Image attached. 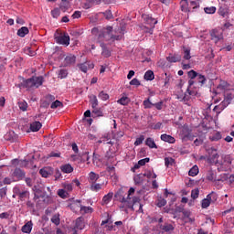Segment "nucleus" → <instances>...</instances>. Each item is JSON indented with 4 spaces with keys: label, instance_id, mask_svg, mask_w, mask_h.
Wrapping results in <instances>:
<instances>
[{
    "label": "nucleus",
    "instance_id": "nucleus-1",
    "mask_svg": "<svg viewBox=\"0 0 234 234\" xmlns=\"http://www.w3.org/2000/svg\"><path fill=\"white\" fill-rule=\"evenodd\" d=\"M91 34H97L99 41H121L123 39L125 30L122 27L112 29V27L108 26L101 30L98 27H93Z\"/></svg>",
    "mask_w": 234,
    "mask_h": 234
},
{
    "label": "nucleus",
    "instance_id": "nucleus-2",
    "mask_svg": "<svg viewBox=\"0 0 234 234\" xmlns=\"http://www.w3.org/2000/svg\"><path fill=\"white\" fill-rule=\"evenodd\" d=\"M123 188H119L117 192L114 195V197L116 200L121 202L120 209H122L127 213V209H132V211H134V206L136 204H140V197H133V201H129L127 197H123Z\"/></svg>",
    "mask_w": 234,
    "mask_h": 234
},
{
    "label": "nucleus",
    "instance_id": "nucleus-3",
    "mask_svg": "<svg viewBox=\"0 0 234 234\" xmlns=\"http://www.w3.org/2000/svg\"><path fill=\"white\" fill-rule=\"evenodd\" d=\"M45 81V79L43 76H33L27 80H24L21 82V87H24V89H39L41 85H43V82Z\"/></svg>",
    "mask_w": 234,
    "mask_h": 234
},
{
    "label": "nucleus",
    "instance_id": "nucleus-4",
    "mask_svg": "<svg viewBox=\"0 0 234 234\" xmlns=\"http://www.w3.org/2000/svg\"><path fill=\"white\" fill-rule=\"evenodd\" d=\"M199 74L200 73L195 71L194 69H191L190 71L187 72L189 80H188V87H187L186 92L190 96H197L198 94V90L197 89L196 90H193V89H195V80Z\"/></svg>",
    "mask_w": 234,
    "mask_h": 234
},
{
    "label": "nucleus",
    "instance_id": "nucleus-5",
    "mask_svg": "<svg viewBox=\"0 0 234 234\" xmlns=\"http://www.w3.org/2000/svg\"><path fill=\"white\" fill-rule=\"evenodd\" d=\"M142 19L145 23V25H149L150 28L147 27H144L143 30H145V32H148V34H153V30L154 29V26L158 23V20L155 18H153L152 16L144 14L142 15Z\"/></svg>",
    "mask_w": 234,
    "mask_h": 234
},
{
    "label": "nucleus",
    "instance_id": "nucleus-6",
    "mask_svg": "<svg viewBox=\"0 0 234 234\" xmlns=\"http://www.w3.org/2000/svg\"><path fill=\"white\" fill-rule=\"evenodd\" d=\"M13 193L16 197H18L19 200L23 201L26 198H28L30 197V192L24 186H15L13 188Z\"/></svg>",
    "mask_w": 234,
    "mask_h": 234
},
{
    "label": "nucleus",
    "instance_id": "nucleus-7",
    "mask_svg": "<svg viewBox=\"0 0 234 234\" xmlns=\"http://www.w3.org/2000/svg\"><path fill=\"white\" fill-rule=\"evenodd\" d=\"M218 198V197L217 196V193L215 192H211L210 194H208L207 196V198H204L202 201H201V207L203 209H206L207 207H209V206H211V202L213 204H215V201Z\"/></svg>",
    "mask_w": 234,
    "mask_h": 234
},
{
    "label": "nucleus",
    "instance_id": "nucleus-8",
    "mask_svg": "<svg viewBox=\"0 0 234 234\" xmlns=\"http://www.w3.org/2000/svg\"><path fill=\"white\" fill-rule=\"evenodd\" d=\"M102 162L105 165H116V157H114L112 152L107 151Z\"/></svg>",
    "mask_w": 234,
    "mask_h": 234
},
{
    "label": "nucleus",
    "instance_id": "nucleus-9",
    "mask_svg": "<svg viewBox=\"0 0 234 234\" xmlns=\"http://www.w3.org/2000/svg\"><path fill=\"white\" fill-rule=\"evenodd\" d=\"M231 100H233V94L228 93L225 96L224 101L214 107V111H217V109H219V111H224L228 105L231 102Z\"/></svg>",
    "mask_w": 234,
    "mask_h": 234
},
{
    "label": "nucleus",
    "instance_id": "nucleus-10",
    "mask_svg": "<svg viewBox=\"0 0 234 234\" xmlns=\"http://www.w3.org/2000/svg\"><path fill=\"white\" fill-rule=\"evenodd\" d=\"M210 37H211V40L214 41V43H218L220 39L224 38V35L221 29H213L210 32Z\"/></svg>",
    "mask_w": 234,
    "mask_h": 234
},
{
    "label": "nucleus",
    "instance_id": "nucleus-11",
    "mask_svg": "<svg viewBox=\"0 0 234 234\" xmlns=\"http://www.w3.org/2000/svg\"><path fill=\"white\" fill-rule=\"evenodd\" d=\"M39 175H41L43 178H48L54 175V168L50 166H45L39 170Z\"/></svg>",
    "mask_w": 234,
    "mask_h": 234
},
{
    "label": "nucleus",
    "instance_id": "nucleus-12",
    "mask_svg": "<svg viewBox=\"0 0 234 234\" xmlns=\"http://www.w3.org/2000/svg\"><path fill=\"white\" fill-rule=\"evenodd\" d=\"M57 43L58 45H66V47H69L70 45V37L69 35H60L56 37Z\"/></svg>",
    "mask_w": 234,
    "mask_h": 234
},
{
    "label": "nucleus",
    "instance_id": "nucleus-13",
    "mask_svg": "<svg viewBox=\"0 0 234 234\" xmlns=\"http://www.w3.org/2000/svg\"><path fill=\"white\" fill-rule=\"evenodd\" d=\"M96 5H100V0H82L81 2L84 10H89V8H92Z\"/></svg>",
    "mask_w": 234,
    "mask_h": 234
},
{
    "label": "nucleus",
    "instance_id": "nucleus-14",
    "mask_svg": "<svg viewBox=\"0 0 234 234\" xmlns=\"http://www.w3.org/2000/svg\"><path fill=\"white\" fill-rule=\"evenodd\" d=\"M194 81V85H196V87H204V85L207 83V79L206 78V76L199 73Z\"/></svg>",
    "mask_w": 234,
    "mask_h": 234
},
{
    "label": "nucleus",
    "instance_id": "nucleus-15",
    "mask_svg": "<svg viewBox=\"0 0 234 234\" xmlns=\"http://www.w3.org/2000/svg\"><path fill=\"white\" fill-rule=\"evenodd\" d=\"M25 171L21 170V168H16L12 174V176L14 178H16L17 181L19 180H23V178H25Z\"/></svg>",
    "mask_w": 234,
    "mask_h": 234
},
{
    "label": "nucleus",
    "instance_id": "nucleus-16",
    "mask_svg": "<svg viewBox=\"0 0 234 234\" xmlns=\"http://www.w3.org/2000/svg\"><path fill=\"white\" fill-rule=\"evenodd\" d=\"M78 68L80 69V70H81V72H84L86 74L89 69H94V63H90V62L80 63V64H78Z\"/></svg>",
    "mask_w": 234,
    "mask_h": 234
},
{
    "label": "nucleus",
    "instance_id": "nucleus-17",
    "mask_svg": "<svg viewBox=\"0 0 234 234\" xmlns=\"http://www.w3.org/2000/svg\"><path fill=\"white\" fill-rule=\"evenodd\" d=\"M181 138L182 140H193V136H191V130L187 127H184L181 131Z\"/></svg>",
    "mask_w": 234,
    "mask_h": 234
},
{
    "label": "nucleus",
    "instance_id": "nucleus-18",
    "mask_svg": "<svg viewBox=\"0 0 234 234\" xmlns=\"http://www.w3.org/2000/svg\"><path fill=\"white\" fill-rule=\"evenodd\" d=\"M76 63V56L69 54L64 58V67H70Z\"/></svg>",
    "mask_w": 234,
    "mask_h": 234
},
{
    "label": "nucleus",
    "instance_id": "nucleus-19",
    "mask_svg": "<svg viewBox=\"0 0 234 234\" xmlns=\"http://www.w3.org/2000/svg\"><path fill=\"white\" fill-rule=\"evenodd\" d=\"M85 228V218L83 217H80L75 221L74 229H84Z\"/></svg>",
    "mask_w": 234,
    "mask_h": 234
},
{
    "label": "nucleus",
    "instance_id": "nucleus-20",
    "mask_svg": "<svg viewBox=\"0 0 234 234\" xmlns=\"http://www.w3.org/2000/svg\"><path fill=\"white\" fill-rule=\"evenodd\" d=\"M60 171L61 173L70 175V173H73L74 167L70 164L62 165H60Z\"/></svg>",
    "mask_w": 234,
    "mask_h": 234
},
{
    "label": "nucleus",
    "instance_id": "nucleus-21",
    "mask_svg": "<svg viewBox=\"0 0 234 234\" xmlns=\"http://www.w3.org/2000/svg\"><path fill=\"white\" fill-rule=\"evenodd\" d=\"M160 139L162 140V142H166L167 144H175L176 142V139H175V137L166 133L161 134Z\"/></svg>",
    "mask_w": 234,
    "mask_h": 234
},
{
    "label": "nucleus",
    "instance_id": "nucleus-22",
    "mask_svg": "<svg viewBox=\"0 0 234 234\" xmlns=\"http://www.w3.org/2000/svg\"><path fill=\"white\" fill-rule=\"evenodd\" d=\"M100 47L101 48V56H103V58H111V50H109V48H107V45H105V43L101 42L100 43Z\"/></svg>",
    "mask_w": 234,
    "mask_h": 234
},
{
    "label": "nucleus",
    "instance_id": "nucleus-23",
    "mask_svg": "<svg viewBox=\"0 0 234 234\" xmlns=\"http://www.w3.org/2000/svg\"><path fill=\"white\" fill-rule=\"evenodd\" d=\"M114 197L113 192H109L107 195H105L101 199V206H107L112 200V197Z\"/></svg>",
    "mask_w": 234,
    "mask_h": 234
},
{
    "label": "nucleus",
    "instance_id": "nucleus-24",
    "mask_svg": "<svg viewBox=\"0 0 234 234\" xmlns=\"http://www.w3.org/2000/svg\"><path fill=\"white\" fill-rule=\"evenodd\" d=\"M69 207H70L71 211H73V213H78V211H80V209H81V201L77 200V201L71 203Z\"/></svg>",
    "mask_w": 234,
    "mask_h": 234
},
{
    "label": "nucleus",
    "instance_id": "nucleus-25",
    "mask_svg": "<svg viewBox=\"0 0 234 234\" xmlns=\"http://www.w3.org/2000/svg\"><path fill=\"white\" fill-rule=\"evenodd\" d=\"M160 229L165 233H171V231H175V226H173V224L165 223V225L160 226Z\"/></svg>",
    "mask_w": 234,
    "mask_h": 234
},
{
    "label": "nucleus",
    "instance_id": "nucleus-26",
    "mask_svg": "<svg viewBox=\"0 0 234 234\" xmlns=\"http://www.w3.org/2000/svg\"><path fill=\"white\" fill-rule=\"evenodd\" d=\"M34 226V223L32 221L27 222L23 227H22V231L23 233H27L30 234L32 233V228Z\"/></svg>",
    "mask_w": 234,
    "mask_h": 234
},
{
    "label": "nucleus",
    "instance_id": "nucleus-27",
    "mask_svg": "<svg viewBox=\"0 0 234 234\" xmlns=\"http://www.w3.org/2000/svg\"><path fill=\"white\" fill-rule=\"evenodd\" d=\"M145 145H147V147H149L150 149H158V145H156L154 139L151 137L146 138Z\"/></svg>",
    "mask_w": 234,
    "mask_h": 234
},
{
    "label": "nucleus",
    "instance_id": "nucleus-28",
    "mask_svg": "<svg viewBox=\"0 0 234 234\" xmlns=\"http://www.w3.org/2000/svg\"><path fill=\"white\" fill-rule=\"evenodd\" d=\"M80 213V215H89L90 213H94V208L81 205Z\"/></svg>",
    "mask_w": 234,
    "mask_h": 234
},
{
    "label": "nucleus",
    "instance_id": "nucleus-29",
    "mask_svg": "<svg viewBox=\"0 0 234 234\" xmlns=\"http://www.w3.org/2000/svg\"><path fill=\"white\" fill-rule=\"evenodd\" d=\"M100 179V175L94 173V172H90L89 174V182L90 184H95L96 182H98V180Z\"/></svg>",
    "mask_w": 234,
    "mask_h": 234
},
{
    "label": "nucleus",
    "instance_id": "nucleus-30",
    "mask_svg": "<svg viewBox=\"0 0 234 234\" xmlns=\"http://www.w3.org/2000/svg\"><path fill=\"white\" fill-rule=\"evenodd\" d=\"M90 103L92 109H96L98 107V97L96 95L91 94L89 96Z\"/></svg>",
    "mask_w": 234,
    "mask_h": 234
},
{
    "label": "nucleus",
    "instance_id": "nucleus-31",
    "mask_svg": "<svg viewBox=\"0 0 234 234\" xmlns=\"http://www.w3.org/2000/svg\"><path fill=\"white\" fill-rule=\"evenodd\" d=\"M166 59L169 63H178V61L182 59V57H180V55H170Z\"/></svg>",
    "mask_w": 234,
    "mask_h": 234
},
{
    "label": "nucleus",
    "instance_id": "nucleus-32",
    "mask_svg": "<svg viewBox=\"0 0 234 234\" xmlns=\"http://www.w3.org/2000/svg\"><path fill=\"white\" fill-rule=\"evenodd\" d=\"M41 127H42V124L37 121L30 124V131H32V133H37V131H39Z\"/></svg>",
    "mask_w": 234,
    "mask_h": 234
},
{
    "label": "nucleus",
    "instance_id": "nucleus-33",
    "mask_svg": "<svg viewBox=\"0 0 234 234\" xmlns=\"http://www.w3.org/2000/svg\"><path fill=\"white\" fill-rule=\"evenodd\" d=\"M180 7L182 12H189V1L187 0H181Z\"/></svg>",
    "mask_w": 234,
    "mask_h": 234
},
{
    "label": "nucleus",
    "instance_id": "nucleus-34",
    "mask_svg": "<svg viewBox=\"0 0 234 234\" xmlns=\"http://www.w3.org/2000/svg\"><path fill=\"white\" fill-rule=\"evenodd\" d=\"M209 140L211 142H218V140H222V134L220 132H216L214 134L209 136Z\"/></svg>",
    "mask_w": 234,
    "mask_h": 234
},
{
    "label": "nucleus",
    "instance_id": "nucleus-35",
    "mask_svg": "<svg viewBox=\"0 0 234 234\" xmlns=\"http://www.w3.org/2000/svg\"><path fill=\"white\" fill-rule=\"evenodd\" d=\"M28 27H22L20 29L17 30V36H19V37H25L27 34H28Z\"/></svg>",
    "mask_w": 234,
    "mask_h": 234
},
{
    "label": "nucleus",
    "instance_id": "nucleus-36",
    "mask_svg": "<svg viewBox=\"0 0 234 234\" xmlns=\"http://www.w3.org/2000/svg\"><path fill=\"white\" fill-rule=\"evenodd\" d=\"M198 2L197 1H188V8H189V12H195V10H197V8H198Z\"/></svg>",
    "mask_w": 234,
    "mask_h": 234
},
{
    "label": "nucleus",
    "instance_id": "nucleus-37",
    "mask_svg": "<svg viewBox=\"0 0 234 234\" xmlns=\"http://www.w3.org/2000/svg\"><path fill=\"white\" fill-rule=\"evenodd\" d=\"M144 80H146V81H153V80H154V72H153V70H147L144 73Z\"/></svg>",
    "mask_w": 234,
    "mask_h": 234
},
{
    "label": "nucleus",
    "instance_id": "nucleus-38",
    "mask_svg": "<svg viewBox=\"0 0 234 234\" xmlns=\"http://www.w3.org/2000/svg\"><path fill=\"white\" fill-rule=\"evenodd\" d=\"M101 187H103V184L99 183H92L90 186V191H95L96 193H98V191H100Z\"/></svg>",
    "mask_w": 234,
    "mask_h": 234
},
{
    "label": "nucleus",
    "instance_id": "nucleus-39",
    "mask_svg": "<svg viewBox=\"0 0 234 234\" xmlns=\"http://www.w3.org/2000/svg\"><path fill=\"white\" fill-rule=\"evenodd\" d=\"M207 180H208L209 182H215V180H217V175H215V172L213 171H208L207 173Z\"/></svg>",
    "mask_w": 234,
    "mask_h": 234
},
{
    "label": "nucleus",
    "instance_id": "nucleus-40",
    "mask_svg": "<svg viewBox=\"0 0 234 234\" xmlns=\"http://www.w3.org/2000/svg\"><path fill=\"white\" fill-rule=\"evenodd\" d=\"M130 102L131 100L129 99V97H122L117 101V103H119L120 105H129Z\"/></svg>",
    "mask_w": 234,
    "mask_h": 234
},
{
    "label": "nucleus",
    "instance_id": "nucleus-41",
    "mask_svg": "<svg viewBox=\"0 0 234 234\" xmlns=\"http://www.w3.org/2000/svg\"><path fill=\"white\" fill-rule=\"evenodd\" d=\"M198 166L197 165H194L189 171H188V175L189 176H197V175H198Z\"/></svg>",
    "mask_w": 234,
    "mask_h": 234
},
{
    "label": "nucleus",
    "instance_id": "nucleus-42",
    "mask_svg": "<svg viewBox=\"0 0 234 234\" xmlns=\"http://www.w3.org/2000/svg\"><path fill=\"white\" fill-rule=\"evenodd\" d=\"M58 196L60 198H69V192H67L65 189H58Z\"/></svg>",
    "mask_w": 234,
    "mask_h": 234
},
{
    "label": "nucleus",
    "instance_id": "nucleus-43",
    "mask_svg": "<svg viewBox=\"0 0 234 234\" xmlns=\"http://www.w3.org/2000/svg\"><path fill=\"white\" fill-rule=\"evenodd\" d=\"M18 107L20 109V111H27V109H28V103H27V101H18Z\"/></svg>",
    "mask_w": 234,
    "mask_h": 234
},
{
    "label": "nucleus",
    "instance_id": "nucleus-44",
    "mask_svg": "<svg viewBox=\"0 0 234 234\" xmlns=\"http://www.w3.org/2000/svg\"><path fill=\"white\" fill-rule=\"evenodd\" d=\"M98 98H100V100H101L102 101H107V100H109L110 96L103 90H101L99 95Z\"/></svg>",
    "mask_w": 234,
    "mask_h": 234
},
{
    "label": "nucleus",
    "instance_id": "nucleus-45",
    "mask_svg": "<svg viewBox=\"0 0 234 234\" xmlns=\"http://www.w3.org/2000/svg\"><path fill=\"white\" fill-rule=\"evenodd\" d=\"M218 158V154L217 153V150H214L209 155L208 160H210V162H217Z\"/></svg>",
    "mask_w": 234,
    "mask_h": 234
},
{
    "label": "nucleus",
    "instance_id": "nucleus-46",
    "mask_svg": "<svg viewBox=\"0 0 234 234\" xmlns=\"http://www.w3.org/2000/svg\"><path fill=\"white\" fill-rule=\"evenodd\" d=\"M198 195H200V190H198V188H195L191 191V198H193V200H197Z\"/></svg>",
    "mask_w": 234,
    "mask_h": 234
},
{
    "label": "nucleus",
    "instance_id": "nucleus-47",
    "mask_svg": "<svg viewBox=\"0 0 234 234\" xmlns=\"http://www.w3.org/2000/svg\"><path fill=\"white\" fill-rule=\"evenodd\" d=\"M61 11L59 10V8H54L51 11V16L52 17H54L55 19H58V17L60 16Z\"/></svg>",
    "mask_w": 234,
    "mask_h": 234
},
{
    "label": "nucleus",
    "instance_id": "nucleus-48",
    "mask_svg": "<svg viewBox=\"0 0 234 234\" xmlns=\"http://www.w3.org/2000/svg\"><path fill=\"white\" fill-rule=\"evenodd\" d=\"M204 12L205 14H215V12H217V7L215 6L205 7Z\"/></svg>",
    "mask_w": 234,
    "mask_h": 234
},
{
    "label": "nucleus",
    "instance_id": "nucleus-49",
    "mask_svg": "<svg viewBox=\"0 0 234 234\" xmlns=\"http://www.w3.org/2000/svg\"><path fill=\"white\" fill-rule=\"evenodd\" d=\"M184 59H191V49L184 48Z\"/></svg>",
    "mask_w": 234,
    "mask_h": 234
},
{
    "label": "nucleus",
    "instance_id": "nucleus-50",
    "mask_svg": "<svg viewBox=\"0 0 234 234\" xmlns=\"http://www.w3.org/2000/svg\"><path fill=\"white\" fill-rule=\"evenodd\" d=\"M154 103L151 102V101L149 99L144 100L143 102L144 109H151V107H154Z\"/></svg>",
    "mask_w": 234,
    "mask_h": 234
},
{
    "label": "nucleus",
    "instance_id": "nucleus-51",
    "mask_svg": "<svg viewBox=\"0 0 234 234\" xmlns=\"http://www.w3.org/2000/svg\"><path fill=\"white\" fill-rule=\"evenodd\" d=\"M144 140H145V136L140 135L138 138H136L134 142V145L135 146L142 145V144H144Z\"/></svg>",
    "mask_w": 234,
    "mask_h": 234
},
{
    "label": "nucleus",
    "instance_id": "nucleus-52",
    "mask_svg": "<svg viewBox=\"0 0 234 234\" xmlns=\"http://www.w3.org/2000/svg\"><path fill=\"white\" fill-rule=\"evenodd\" d=\"M50 107H51V109H58V107H63V102L57 100L51 103Z\"/></svg>",
    "mask_w": 234,
    "mask_h": 234
},
{
    "label": "nucleus",
    "instance_id": "nucleus-53",
    "mask_svg": "<svg viewBox=\"0 0 234 234\" xmlns=\"http://www.w3.org/2000/svg\"><path fill=\"white\" fill-rule=\"evenodd\" d=\"M67 76H69V71H67V69H60L58 72V78H60V80H64V78H67Z\"/></svg>",
    "mask_w": 234,
    "mask_h": 234
},
{
    "label": "nucleus",
    "instance_id": "nucleus-54",
    "mask_svg": "<svg viewBox=\"0 0 234 234\" xmlns=\"http://www.w3.org/2000/svg\"><path fill=\"white\" fill-rule=\"evenodd\" d=\"M173 164H175V159H173L171 157H165V165L166 167H169V165H173Z\"/></svg>",
    "mask_w": 234,
    "mask_h": 234
},
{
    "label": "nucleus",
    "instance_id": "nucleus-55",
    "mask_svg": "<svg viewBox=\"0 0 234 234\" xmlns=\"http://www.w3.org/2000/svg\"><path fill=\"white\" fill-rule=\"evenodd\" d=\"M167 204V200L159 197L158 198V202H157V207H164V206H165Z\"/></svg>",
    "mask_w": 234,
    "mask_h": 234
},
{
    "label": "nucleus",
    "instance_id": "nucleus-56",
    "mask_svg": "<svg viewBox=\"0 0 234 234\" xmlns=\"http://www.w3.org/2000/svg\"><path fill=\"white\" fill-rule=\"evenodd\" d=\"M25 54H27V56H36V51L32 49V48H27L25 49Z\"/></svg>",
    "mask_w": 234,
    "mask_h": 234
},
{
    "label": "nucleus",
    "instance_id": "nucleus-57",
    "mask_svg": "<svg viewBox=\"0 0 234 234\" xmlns=\"http://www.w3.org/2000/svg\"><path fill=\"white\" fill-rule=\"evenodd\" d=\"M54 173V177H55V180H59V178H61V171H59L58 168L55 169V172Z\"/></svg>",
    "mask_w": 234,
    "mask_h": 234
},
{
    "label": "nucleus",
    "instance_id": "nucleus-58",
    "mask_svg": "<svg viewBox=\"0 0 234 234\" xmlns=\"http://www.w3.org/2000/svg\"><path fill=\"white\" fill-rule=\"evenodd\" d=\"M130 85H133L135 87H140V85H142V83L140 82V80H138V79H133L130 81Z\"/></svg>",
    "mask_w": 234,
    "mask_h": 234
},
{
    "label": "nucleus",
    "instance_id": "nucleus-59",
    "mask_svg": "<svg viewBox=\"0 0 234 234\" xmlns=\"http://www.w3.org/2000/svg\"><path fill=\"white\" fill-rule=\"evenodd\" d=\"M51 222H52L53 224H55V226H59V217H58V216H53V217L51 218Z\"/></svg>",
    "mask_w": 234,
    "mask_h": 234
},
{
    "label": "nucleus",
    "instance_id": "nucleus-60",
    "mask_svg": "<svg viewBox=\"0 0 234 234\" xmlns=\"http://www.w3.org/2000/svg\"><path fill=\"white\" fill-rule=\"evenodd\" d=\"M191 96H193V95H190L189 93H188V95H187V93H185L184 95H183V101H184V103H186V104H187V102L189 101V100H191Z\"/></svg>",
    "mask_w": 234,
    "mask_h": 234
},
{
    "label": "nucleus",
    "instance_id": "nucleus-61",
    "mask_svg": "<svg viewBox=\"0 0 234 234\" xmlns=\"http://www.w3.org/2000/svg\"><path fill=\"white\" fill-rule=\"evenodd\" d=\"M63 187L67 193H70V191H72V184H64Z\"/></svg>",
    "mask_w": 234,
    "mask_h": 234
},
{
    "label": "nucleus",
    "instance_id": "nucleus-62",
    "mask_svg": "<svg viewBox=\"0 0 234 234\" xmlns=\"http://www.w3.org/2000/svg\"><path fill=\"white\" fill-rule=\"evenodd\" d=\"M149 160H150L149 157H146V158H144V159L139 160V161H138V164H139V165H141V167H142L143 165H145L146 164H148Z\"/></svg>",
    "mask_w": 234,
    "mask_h": 234
},
{
    "label": "nucleus",
    "instance_id": "nucleus-63",
    "mask_svg": "<svg viewBox=\"0 0 234 234\" xmlns=\"http://www.w3.org/2000/svg\"><path fill=\"white\" fill-rule=\"evenodd\" d=\"M104 17L107 19H112V12H111V10H106L104 12Z\"/></svg>",
    "mask_w": 234,
    "mask_h": 234
},
{
    "label": "nucleus",
    "instance_id": "nucleus-64",
    "mask_svg": "<svg viewBox=\"0 0 234 234\" xmlns=\"http://www.w3.org/2000/svg\"><path fill=\"white\" fill-rule=\"evenodd\" d=\"M102 116L101 111L98 110L97 108L92 110V116Z\"/></svg>",
    "mask_w": 234,
    "mask_h": 234
}]
</instances>
